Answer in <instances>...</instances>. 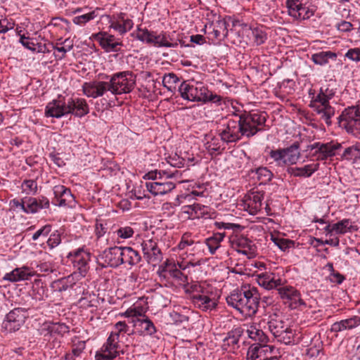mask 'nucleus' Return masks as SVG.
Instances as JSON below:
<instances>
[{
    "label": "nucleus",
    "instance_id": "obj_1",
    "mask_svg": "<svg viewBox=\"0 0 360 360\" xmlns=\"http://www.w3.org/2000/svg\"><path fill=\"white\" fill-rule=\"evenodd\" d=\"M259 294L256 288L242 287L226 297V302L245 316H255L258 311Z\"/></svg>",
    "mask_w": 360,
    "mask_h": 360
},
{
    "label": "nucleus",
    "instance_id": "obj_2",
    "mask_svg": "<svg viewBox=\"0 0 360 360\" xmlns=\"http://www.w3.org/2000/svg\"><path fill=\"white\" fill-rule=\"evenodd\" d=\"M106 342L95 355L96 360H114L119 354V337L122 333H128L129 327L125 321H118L114 326Z\"/></svg>",
    "mask_w": 360,
    "mask_h": 360
},
{
    "label": "nucleus",
    "instance_id": "obj_3",
    "mask_svg": "<svg viewBox=\"0 0 360 360\" xmlns=\"http://www.w3.org/2000/svg\"><path fill=\"white\" fill-rule=\"evenodd\" d=\"M191 300L193 304L202 311H211L217 306L216 290L210 285L196 284L193 287Z\"/></svg>",
    "mask_w": 360,
    "mask_h": 360
},
{
    "label": "nucleus",
    "instance_id": "obj_4",
    "mask_svg": "<svg viewBox=\"0 0 360 360\" xmlns=\"http://www.w3.org/2000/svg\"><path fill=\"white\" fill-rule=\"evenodd\" d=\"M234 115L238 117L241 136L247 138H250L262 131L266 121V114L264 112H244Z\"/></svg>",
    "mask_w": 360,
    "mask_h": 360
},
{
    "label": "nucleus",
    "instance_id": "obj_5",
    "mask_svg": "<svg viewBox=\"0 0 360 360\" xmlns=\"http://www.w3.org/2000/svg\"><path fill=\"white\" fill-rule=\"evenodd\" d=\"M135 76L130 71H124L114 74L107 82L108 91L112 94H122L131 92L135 86Z\"/></svg>",
    "mask_w": 360,
    "mask_h": 360
},
{
    "label": "nucleus",
    "instance_id": "obj_6",
    "mask_svg": "<svg viewBox=\"0 0 360 360\" xmlns=\"http://www.w3.org/2000/svg\"><path fill=\"white\" fill-rule=\"evenodd\" d=\"M339 126L360 139V108L350 106L345 108L338 117Z\"/></svg>",
    "mask_w": 360,
    "mask_h": 360
},
{
    "label": "nucleus",
    "instance_id": "obj_7",
    "mask_svg": "<svg viewBox=\"0 0 360 360\" xmlns=\"http://www.w3.org/2000/svg\"><path fill=\"white\" fill-rule=\"evenodd\" d=\"M300 143L295 142L289 147L271 150L269 156L278 167L296 164L300 158Z\"/></svg>",
    "mask_w": 360,
    "mask_h": 360
},
{
    "label": "nucleus",
    "instance_id": "obj_8",
    "mask_svg": "<svg viewBox=\"0 0 360 360\" xmlns=\"http://www.w3.org/2000/svg\"><path fill=\"white\" fill-rule=\"evenodd\" d=\"M288 15L295 20H304L314 15V11L307 6L306 0H286Z\"/></svg>",
    "mask_w": 360,
    "mask_h": 360
},
{
    "label": "nucleus",
    "instance_id": "obj_9",
    "mask_svg": "<svg viewBox=\"0 0 360 360\" xmlns=\"http://www.w3.org/2000/svg\"><path fill=\"white\" fill-rule=\"evenodd\" d=\"M27 318V311L25 309L15 308L6 314L2 323L3 328L9 333L15 332L22 327Z\"/></svg>",
    "mask_w": 360,
    "mask_h": 360
},
{
    "label": "nucleus",
    "instance_id": "obj_10",
    "mask_svg": "<svg viewBox=\"0 0 360 360\" xmlns=\"http://www.w3.org/2000/svg\"><path fill=\"white\" fill-rule=\"evenodd\" d=\"M232 248L248 258H254L256 255V247L254 243L247 237L242 235H236L230 238Z\"/></svg>",
    "mask_w": 360,
    "mask_h": 360
},
{
    "label": "nucleus",
    "instance_id": "obj_11",
    "mask_svg": "<svg viewBox=\"0 0 360 360\" xmlns=\"http://www.w3.org/2000/svg\"><path fill=\"white\" fill-rule=\"evenodd\" d=\"M240 129L238 120L229 119L224 127L219 130L221 140L227 144L236 143L242 137Z\"/></svg>",
    "mask_w": 360,
    "mask_h": 360
},
{
    "label": "nucleus",
    "instance_id": "obj_12",
    "mask_svg": "<svg viewBox=\"0 0 360 360\" xmlns=\"http://www.w3.org/2000/svg\"><path fill=\"white\" fill-rule=\"evenodd\" d=\"M141 245L144 258L147 260L148 263L155 265L161 260V251L155 240L152 239L144 240Z\"/></svg>",
    "mask_w": 360,
    "mask_h": 360
},
{
    "label": "nucleus",
    "instance_id": "obj_13",
    "mask_svg": "<svg viewBox=\"0 0 360 360\" xmlns=\"http://www.w3.org/2000/svg\"><path fill=\"white\" fill-rule=\"evenodd\" d=\"M274 347L266 344H252L247 352V360H268L273 354Z\"/></svg>",
    "mask_w": 360,
    "mask_h": 360
},
{
    "label": "nucleus",
    "instance_id": "obj_14",
    "mask_svg": "<svg viewBox=\"0 0 360 360\" xmlns=\"http://www.w3.org/2000/svg\"><path fill=\"white\" fill-rule=\"evenodd\" d=\"M69 257H73L72 263L74 266L78 270L82 276H85L89 269L90 254L84 251L83 249H78L73 252H70Z\"/></svg>",
    "mask_w": 360,
    "mask_h": 360
},
{
    "label": "nucleus",
    "instance_id": "obj_15",
    "mask_svg": "<svg viewBox=\"0 0 360 360\" xmlns=\"http://www.w3.org/2000/svg\"><path fill=\"white\" fill-rule=\"evenodd\" d=\"M95 39L99 42L100 46L106 52H119L122 43L118 41L115 36L107 32H98L95 34Z\"/></svg>",
    "mask_w": 360,
    "mask_h": 360
},
{
    "label": "nucleus",
    "instance_id": "obj_16",
    "mask_svg": "<svg viewBox=\"0 0 360 360\" xmlns=\"http://www.w3.org/2000/svg\"><path fill=\"white\" fill-rule=\"evenodd\" d=\"M67 103L65 102L64 97L59 96L57 99L49 102L45 109V116L47 117L60 118L65 115Z\"/></svg>",
    "mask_w": 360,
    "mask_h": 360
},
{
    "label": "nucleus",
    "instance_id": "obj_17",
    "mask_svg": "<svg viewBox=\"0 0 360 360\" xmlns=\"http://www.w3.org/2000/svg\"><path fill=\"white\" fill-rule=\"evenodd\" d=\"M264 193L258 191H252L245 196V206L251 214H257L262 209Z\"/></svg>",
    "mask_w": 360,
    "mask_h": 360
},
{
    "label": "nucleus",
    "instance_id": "obj_18",
    "mask_svg": "<svg viewBox=\"0 0 360 360\" xmlns=\"http://www.w3.org/2000/svg\"><path fill=\"white\" fill-rule=\"evenodd\" d=\"M197 91L193 102H202L203 103L212 102L218 105L221 104L222 97L210 91L202 83L198 82Z\"/></svg>",
    "mask_w": 360,
    "mask_h": 360
},
{
    "label": "nucleus",
    "instance_id": "obj_19",
    "mask_svg": "<svg viewBox=\"0 0 360 360\" xmlns=\"http://www.w3.org/2000/svg\"><path fill=\"white\" fill-rule=\"evenodd\" d=\"M107 82L94 81L91 82H84L82 85L84 94L87 97L94 98L103 96L107 89Z\"/></svg>",
    "mask_w": 360,
    "mask_h": 360
},
{
    "label": "nucleus",
    "instance_id": "obj_20",
    "mask_svg": "<svg viewBox=\"0 0 360 360\" xmlns=\"http://www.w3.org/2000/svg\"><path fill=\"white\" fill-rule=\"evenodd\" d=\"M66 112L82 117L89 112V105L84 98H70L66 106Z\"/></svg>",
    "mask_w": 360,
    "mask_h": 360
},
{
    "label": "nucleus",
    "instance_id": "obj_21",
    "mask_svg": "<svg viewBox=\"0 0 360 360\" xmlns=\"http://www.w3.org/2000/svg\"><path fill=\"white\" fill-rule=\"evenodd\" d=\"M122 247L114 246L105 249L100 255L105 265L117 267L121 264Z\"/></svg>",
    "mask_w": 360,
    "mask_h": 360
},
{
    "label": "nucleus",
    "instance_id": "obj_22",
    "mask_svg": "<svg viewBox=\"0 0 360 360\" xmlns=\"http://www.w3.org/2000/svg\"><path fill=\"white\" fill-rule=\"evenodd\" d=\"M147 190L153 195H164L175 188V184L172 181H155L146 184Z\"/></svg>",
    "mask_w": 360,
    "mask_h": 360
},
{
    "label": "nucleus",
    "instance_id": "obj_23",
    "mask_svg": "<svg viewBox=\"0 0 360 360\" xmlns=\"http://www.w3.org/2000/svg\"><path fill=\"white\" fill-rule=\"evenodd\" d=\"M121 252V264H127L129 266H134L139 264L141 260L139 252L131 247H122Z\"/></svg>",
    "mask_w": 360,
    "mask_h": 360
},
{
    "label": "nucleus",
    "instance_id": "obj_24",
    "mask_svg": "<svg viewBox=\"0 0 360 360\" xmlns=\"http://www.w3.org/2000/svg\"><path fill=\"white\" fill-rule=\"evenodd\" d=\"M27 207H28V214H34L42 209H48L50 206L49 200L44 196L39 198H27Z\"/></svg>",
    "mask_w": 360,
    "mask_h": 360
},
{
    "label": "nucleus",
    "instance_id": "obj_25",
    "mask_svg": "<svg viewBox=\"0 0 360 360\" xmlns=\"http://www.w3.org/2000/svg\"><path fill=\"white\" fill-rule=\"evenodd\" d=\"M34 274L28 267L16 268L10 273H7L4 276V279L11 282H17L20 281L28 280L33 276Z\"/></svg>",
    "mask_w": 360,
    "mask_h": 360
},
{
    "label": "nucleus",
    "instance_id": "obj_26",
    "mask_svg": "<svg viewBox=\"0 0 360 360\" xmlns=\"http://www.w3.org/2000/svg\"><path fill=\"white\" fill-rule=\"evenodd\" d=\"M53 193L56 199V203L59 206H65L71 202L73 195L69 188L63 185H57L53 187Z\"/></svg>",
    "mask_w": 360,
    "mask_h": 360
},
{
    "label": "nucleus",
    "instance_id": "obj_27",
    "mask_svg": "<svg viewBox=\"0 0 360 360\" xmlns=\"http://www.w3.org/2000/svg\"><path fill=\"white\" fill-rule=\"evenodd\" d=\"M360 325V317L354 316L347 319L335 322L332 325L331 330L339 332L344 330H352Z\"/></svg>",
    "mask_w": 360,
    "mask_h": 360
},
{
    "label": "nucleus",
    "instance_id": "obj_28",
    "mask_svg": "<svg viewBox=\"0 0 360 360\" xmlns=\"http://www.w3.org/2000/svg\"><path fill=\"white\" fill-rule=\"evenodd\" d=\"M198 82L192 84L188 81L183 82L179 87V92L181 96L185 100L193 102L194 97L196 96V93L198 92Z\"/></svg>",
    "mask_w": 360,
    "mask_h": 360
},
{
    "label": "nucleus",
    "instance_id": "obj_29",
    "mask_svg": "<svg viewBox=\"0 0 360 360\" xmlns=\"http://www.w3.org/2000/svg\"><path fill=\"white\" fill-rule=\"evenodd\" d=\"M288 325L276 314L270 316V319L268 321V327L274 338L282 333L283 330H288Z\"/></svg>",
    "mask_w": 360,
    "mask_h": 360
},
{
    "label": "nucleus",
    "instance_id": "obj_30",
    "mask_svg": "<svg viewBox=\"0 0 360 360\" xmlns=\"http://www.w3.org/2000/svg\"><path fill=\"white\" fill-rule=\"evenodd\" d=\"M282 299L291 300L294 304L304 305V302L301 299L300 292L292 287H282L278 289Z\"/></svg>",
    "mask_w": 360,
    "mask_h": 360
},
{
    "label": "nucleus",
    "instance_id": "obj_31",
    "mask_svg": "<svg viewBox=\"0 0 360 360\" xmlns=\"http://www.w3.org/2000/svg\"><path fill=\"white\" fill-rule=\"evenodd\" d=\"M319 164L307 165L303 167H288V174L294 176L309 177L319 168Z\"/></svg>",
    "mask_w": 360,
    "mask_h": 360
},
{
    "label": "nucleus",
    "instance_id": "obj_32",
    "mask_svg": "<svg viewBox=\"0 0 360 360\" xmlns=\"http://www.w3.org/2000/svg\"><path fill=\"white\" fill-rule=\"evenodd\" d=\"M341 148L340 143H333V142L323 143L319 148L317 159L320 160H326L329 157L335 155V151Z\"/></svg>",
    "mask_w": 360,
    "mask_h": 360
},
{
    "label": "nucleus",
    "instance_id": "obj_33",
    "mask_svg": "<svg viewBox=\"0 0 360 360\" xmlns=\"http://www.w3.org/2000/svg\"><path fill=\"white\" fill-rule=\"evenodd\" d=\"M225 236V232L214 233L212 236L205 240V244L208 247L211 255L215 254L216 251L220 248V244L224 240Z\"/></svg>",
    "mask_w": 360,
    "mask_h": 360
},
{
    "label": "nucleus",
    "instance_id": "obj_34",
    "mask_svg": "<svg viewBox=\"0 0 360 360\" xmlns=\"http://www.w3.org/2000/svg\"><path fill=\"white\" fill-rule=\"evenodd\" d=\"M213 28L211 32L216 39H224L228 34V23L224 19L218 20L212 24Z\"/></svg>",
    "mask_w": 360,
    "mask_h": 360
},
{
    "label": "nucleus",
    "instance_id": "obj_35",
    "mask_svg": "<svg viewBox=\"0 0 360 360\" xmlns=\"http://www.w3.org/2000/svg\"><path fill=\"white\" fill-rule=\"evenodd\" d=\"M342 158L353 162L360 161V142L345 148L342 154Z\"/></svg>",
    "mask_w": 360,
    "mask_h": 360
},
{
    "label": "nucleus",
    "instance_id": "obj_36",
    "mask_svg": "<svg viewBox=\"0 0 360 360\" xmlns=\"http://www.w3.org/2000/svg\"><path fill=\"white\" fill-rule=\"evenodd\" d=\"M243 329L240 328H236L232 330H231L228 335L224 339L223 347L225 349H227L226 347H232L233 349H235V347L238 345V341L241 335H243Z\"/></svg>",
    "mask_w": 360,
    "mask_h": 360
},
{
    "label": "nucleus",
    "instance_id": "obj_37",
    "mask_svg": "<svg viewBox=\"0 0 360 360\" xmlns=\"http://www.w3.org/2000/svg\"><path fill=\"white\" fill-rule=\"evenodd\" d=\"M246 332L250 338L258 342L257 344H266L268 342V337L256 325L250 326Z\"/></svg>",
    "mask_w": 360,
    "mask_h": 360
},
{
    "label": "nucleus",
    "instance_id": "obj_38",
    "mask_svg": "<svg viewBox=\"0 0 360 360\" xmlns=\"http://www.w3.org/2000/svg\"><path fill=\"white\" fill-rule=\"evenodd\" d=\"M42 330L46 331L49 334L63 335L69 332V328L65 323H45L43 325Z\"/></svg>",
    "mask_w": 360,
    "mask_h": 360
},
{
    "label": "nucleus",
    "instance_id": "obj_39",
    "mask_svg": "<svg viewBox=\"0 0 360 360\" xmlns=\"http://www.w3.org/2000/svg\"><path fill=\"white\" fill-rule=\"evenodd\" d=\"M314 110L320 116V118L323 120L328 126H330L332 124L331 118L335 114L334 107L331 105H326Z\"/></svg>",
    "mask_w": 360,
    "mask_h": 360
},
{
    "label": "nucleus",
    "instance_id": "obj_40",
    "mask_svg": "<svg viewBox=\"0 0 360 360\" xmlns=\"http://www.w3.org/2000/svg\"><path fill=\"white\" fill-rule=\"evenodd\" d=\"M337 54L330 51H321L311 56V60L316 65H323L328 63L329 59L335 60Z\"/></svg>",
    "mask_w": 360,
    "mask_h": 360
},
{
    "label": "nucleus",
    "instance_id": "obj_41",
    "mask_svg": "<svg viewBox=\"0 0 360 360\" xmlns=\"http://www.w3.org/2000/svg\"><path fill=\"white\" fill-rule=\"evenodd\" d=\"M166 271H167L169 277L183 283L187 281V276H185L179 269H178L175 263L168 260L166 261Z\"/></svg>",
    "mask_w": 360,
    "mask_h": 360
},
{
    "label": "nucleus",
    "instance_id": "obj_42",
    "mask_svg": "<svg viewBox=\"0 0 360 360\" xmlns=\"http://www.w3.org/2000/svg\"><path fill=\"white\" fill-rule=\"evenodd\" d=\"M152 44L158 46L169 48H174L178 46V43L176 41H170V39H169L165 33H161L158 35H156L155 33H153Z\"/></svg>",
    "mask_w": 360,
    "mask_h": 360
},
{
    "label": "nucleus",
    "instance_id": "obj_43",
    "mask_svg": "<svg viewBox=\"0 0 360 360\" xmlns=\"http://www.w3.org/2000/svg\"><path fill=\"white\" fill-rule=\"evenodd\" d=\"M330 98L325 94L322 89H321L320 93L314 96L312 100L310 101L309 107L313 110L323 107L326 105H330L329 103V99Z\"/></svg>",
    "mask_w": 360,
    "mask_h": 360
},
{
    "label": "nucleus",
    "instance_id": "obj_44",
    "mask_svg": "<svg viewBox=\"0 0 360 360\" xmlns=\"http://www.w3.org/2000/svg\"><path fill=\"white\" fill-rule=\"evenodd\" d=\"M51 48L53 49H55L58 51V52L62 53V55L60 56H58L56 55V57L61 60L65 57V54L67 52L71 51L73 48V41L70 40V39H65L62 43L58 44L57 43L56 45H54L53 44H51Z\"/></svg>",
    "mask_w": 360,
    "mask_h": 360
},
{
    "label": "nucleus",
    "instance_id": "obj_45",
    "mask_svg": "<svg viewBox=\"0 0 360 360\" xmlns=\"http://www.w3.org/2000/svg\"><path fill=\"white\" fill-rule=\"evenodd\" d=\"M257 179L260 181V184H266L269 182L273 176L274 174L266 167H259L255 170Z\"/></svg>",
    "mask_w": 360,
    "mask_h": 360
},
{
    "label": "nucleus",
    "instance_id": "obj_46",
    "mask_svg": "<svg viewBox=\"0 0 360 360\" xmlns=\"http://www.w3.org/2000/svg\"><path fill=\"white\" fill-rule=\"evenodd\" d=\"M193 219L207 217L210 216L209 208L207 206L200 203H193L191 205Z\"/></svg>",
    "mask_w": 360,
    "mask_h": 360
},
{
    "label": "nucleus",
    "instance_id": "obj_47",
    "mask_svg": "<svg viewBox=\"0 0 360 360\" xmlns=\"http://www.w3.org/2000/svg\"><path fill=\"white\" fill-rule=\"evenodd\" d=\"M134 322L135 324L139 323L148 335H151L156 332V328L153 323L147 317L144 319H137Z\"/></svg>",
    "mask_w": 360,
    "mask_h": 360
},
{
    "label": "nucleus",
    "instance_id": "obj_48",
    "mask_svg": "<svg viewBox=\"0 0 360 360\" xmlns=\"http://www.w3.org/2000/svg\"><path fill=\"white\" fill-rule=\"evenodd\" d=\"M206 149L211 155L220 154L224 148H221L220 141L217 138H213L206 143Z\"/></svg>",
    "mask_w": 360,
    "mask_h": 360
},
{
    "label": "nucleus",
    "instance_id": "obj_49",
    "mask_svg": "<svg viewBox=\"0 0 360 360\" xmlns=\"http://www.w3.org/2000/svg\"><path fill=\"white\" fill-rule=\"evenodd\" d=\"M252 39L257 45L264 44L267 39V35L265 31L260 28H254L251 30Z\"/></svg>",
    "mask_w": 360,
    "mask_h": 360
},
{
    "label": "nucleus",
    "instance_id": "obj_50",
    "mask_svg": "<svg viewBox=\"0 0 360 360\" xmlns=\"http://www.w3.org/2000/svg\"><path fill=\"white\" fill-rule=\"evenodd\" d=\"M271 240L282 251H286L294 245V242L289 239L272 236Z\"/></svg>",
    "mask_w": 360,
    "mask_h": 360
},
{
    "label": "nucleus",
    "instance_id": "obj_51",
    "mask_svg": "<svg viewBox=\"0 0 360 360\" xmlns=\"http://www.w3.org/2000/svg\"><path fill=\"white\" fill-rule=\"evenodd\" d=\"M349 219H343L332 225V229H335L337 234H344L349 229Z\"/></svg>",
    "mask_w": 360,
    "mask_h": 360
},
{
    "label": "nucleus",
    "instance_id": "obj_52",
    "mask_svg": "<svg viewBox=\"0 0 360 360\" xmlns=\"http://www.w3.org/2000/svg\"><path fill=\"white\" fill-rule=\"evenodd\" d=\"M293 336L292 330L288 326V330H283L282 333L278 335L275 338L280 342L289 345L292 342Z\"/></svg>",
    "mask_w": 360,
    "mask_h": 360
},
{
    "label": "nucleus",
    "instance_id": "obj_53",
    "mask_svg": "<svg viewBox=\"0 0 360 360\" xmlns=\"http://www.w3.org/2000/svg\"><path fill=\"white\" fill-rule=\"evenodd\" d=\"M21 186L22 191L27 195H32L37 193V184L32 179L25 180Z\"/></svg>",
    "mask_w": 360,
    "mask_h": 360
},
{
    "label": "nucleus",
    "instance_id": "obj_54",
    "mask_svg": "<svg viewBox=\"0 0 360 360\" xmlns=\"http://www.w3.org/2000/svg\"><path fill=\"white\" fill-rule=\"evenodd\" d=\"M97 16L96 11H93L89 13L76 16L73 18V22L76 25H82L94 19Z\"/></svg>",
    "mask_w": 360,
    "mask_h": 360
},
{
    "label": "nucleus",
    "instance_id": "obj_55",
    "mask_svg": "<svg viewBox=\"0 0 360 360\" xmlns=\"http://www.w3.org/2000/svg\"><path fill=\"white\" fill-rule=\"evenodd\" d=\"M153 32H149L146 29H139V32L137 33L136 37L138 39L143 42H146L149 44H152L153 43Z\"/></svg>",
    "mask_w": 360,
    "mask_h": 360
},
{
    "label": "nucleus",
    "instance_id": "obj_56",
    "mask_svg": "<svg viewBox=\"0 0 360 360\" xmlns=\"http://www.w3.org/2000/svg\"><path fill=\"white\" fill-rule=\"evenodd\" d=\"M181 199H186V197H184V195H179L176 197L174 202H167L164 203L162 205L163 210L171 212L172 214H174L176 207L179 206L181 204Z\"/></svg>",
    "mask_w": 360,
    "mask_h": 360
},
{
    "label": "nucleus",
    "instance_id": "obj_57",
    "mask_svg": "<svg viewBox=\"0 0 360 360\" xmlns=\"http://www.w3.org/2000/svg\"><path fill=\"white\" fill-rule=\"evenodd\" d=\"M179 82V78L174 73L165 75L162 79V84L167 89L171 90L173 85Z\"/></svg>",
    "mask_w": 360,
    "mask_h": 360
},
{
    "label": "nucleus",
    "instance_id": "obj_58",
    "mask_svg": "<svg viewBox=\"0 0 360 360\" xmlns=\"http://www.w3.org/2000/svg\"><path fill=\"white\" fill-rule=\"evenodd\" d=\"M15 23L13 21L7 19L6 18H3L1 16L0 18V33H6L8 30H13L14 28Z\"/></svg>",
    "mask_w": 360,
    "mask_h": 360
},
{
    "label": "nucleus",
    "instance_id": "obj_59",
    "mask_svg": "<svg viewBox=\"0 0 360 360\" xmlns=\"http://www.w3.org/2000/svg\"><path fill=\"white\" fill-rule=\"evenodd\" d=\"M178 217L183 220L193 219L191 205L182 206Z\"/></svg>",
    "mask_w": 360,
    "mask_h": 360
},
{
    "label": "nucleus",
    "instance_id": "obj_60",
    "mask_svg": "<svg viewBox=\"0 0 360 360\" xmlns=\"http://www.w3.org/2000/svg\"><path fill=\"white\" fill-rule=\"evenodd\" d=\"M345 57L349 60L358 63L360 61V48H352L348 49Z\"/></svg>",
    "mask_w": 360,
    "mask_h": 360
},
{
    "label": "nucleus",
    "instance_id": "obj_61",
    "mask_svg": "<svg viewBox=\"0 0 360 360\" xmlns=\"http://www.w3.org/2000/svg\"><path fill=\"white\" fill-rule=\"evenodd\" d=\"M117 236L120 238L127 239L132 237L134 233V229L130 226H123L120 227L117 231Z\"/></svg>",
    "mask_w": 360,
    "mask_h": 360
},
{
    "label": "nucleus",
    "instance_id": "obj_62",
    "mask_svg": "<svg viewBox=\"0 0 360 360\" xmlns=\"http://www.w3.org/2000/svg\"><path fill=\"white\" fill-rule=\"evenodd\" d=\"M51 231V226L49 224H46L44 226H42L40 229L37 231L33 235H32V240H37L40 236L46 237L49 233Z\"/></svg>",
    "mask_w": 360,
    "mask_h": 360
},
{
    "label": "nucleus",
    "instance_id": "obj_63",
    "mask_svg": "<svg viewBox=\"0 0 360 360\" xmlns=\"http://www.w3.org/2000/svg\"><path fill=\"white\" fill-rule=\"evenodd\" d=\"M169 316L175 324L181 323L184 322H187L188 321V317L187 316L181 314L176 311H172L169 314Z\"/></svg>",
    "mask_w": 360,
    "mask_h": 360
},
{
    "label": "nucleus",
    "instance_id": "obj_64",
    "mask_svg": "<svg viewBox=\"0 0 360 360\" xmlns=\"http://www.w3.org/2000/svg\"><path fill=\"white\" fill-rule=\"evenodd\" d=\"M61 242L60 235L58 233H52L47 240V245L51 248L58 246Z\"/></svg>",
    "mask_w": 360,
    "mask_h": 360
}]
</instances>
